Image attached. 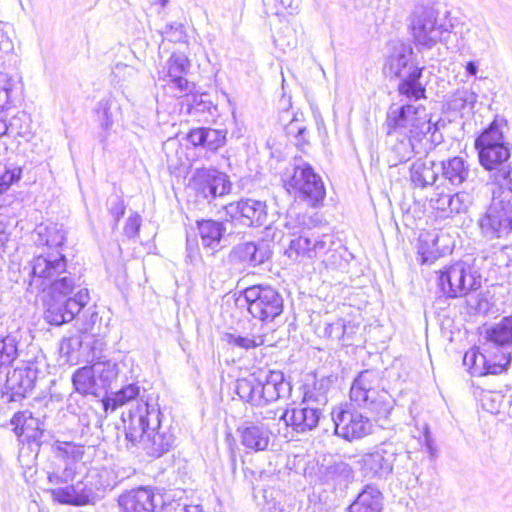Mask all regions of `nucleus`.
Returning <instances> with one entry per match:
<instances>
[{"mask_svg": "<svg viewBox=\"0 0 512 512\" xmlns=\"http://www.w3.org/2000/svg\"><path fill=\"white\" fill-rule=\"evenodd\" d=\"M386 135L389 142L387 163L395 167L409 160L413 154L426 150L424 140L432 130L423 105L403 104L391 106L387 112Z\"/></svg>", "mask_w": 512, "mask_h": 512, "instance_id": "f257e3e1", "label": "nucleus"}, {"mask_svg": "<svg viewBox=\"0 0 512 512\" xmlns=\"http://www.w3.org/2000/svg\"><path fill=\"white\" fill-rule=\"evenodd\" d=\"M127 448L142 444L149 457L160 458L176 446L177 437L163 415L155 398H142V402L127 414H122Z\"/></svg>", "mask_w": 512, "mask_h": 512, "instance_id": "f03ea898", "label": "nucleus"}, {"mask_svg": "<svg viewBox=\"0 0 512 512\" xmlns=\"http://www.w3.org/2000/svg\"><path fill=\"white\" fill-rule=\"evenodd\" d=\"M26 290L38 294L49 289L54 294L74 293L81 286V275L67 265L59 250L43 251L24 266Z\"/></svg>", "mask_w": 512, "mask_h": 512, "instance_id": "7ed1b4c3", "label": "nucleus"}, {"mask_svg": "<svg viewBox=\"0 0 512 512\" xmlns=\"http://www.w3.org/2000/svg\"><path fill=\"white\" fill-rule=\"evenodd\" d=\"M424 66H419L410 44L399 39L387 43L383 72L387 77L398 78L397 91L409 101L426 98V85L422 83Z\"/></svg>", "mask_w": 512, "mask_h": 512, "instance_id": "20e7f679", "label": "nucleus"}, {"mask_svg": "<svg viewBox=\"0 0 512 512\" xmlns=\"http://www.w3.org/2000/svg\"><path fill=\"white\" fill-rule=\"evenodd\" d=\"M479 162L490 171L496 187L512 190V163L510 148L504 140L499 124L492 122L475 140Z\"/></svg>", "mask_w": 512, "mask_h": 512, "instance_id": "39448f33", "label": "nucleus"}, {"mask_svg": "<svg viewBox=\"0 0 512 512\" xmlns=\"http://www.w3.org/2000/svg\"><path fill=\"white\" fill-rule=\"evenodd\" d=\"M349 397L358 407L368 410L377 422H386L393 409L391 396L380 389L376 370L361 371L352 382Z\"/></svg>", "mask_w": 512, "mask_h": 512, "instance_id": "423d86ee", "label": "nucleus"}, {"mask_svg": "<svg viewBox=\"0 0 512 512\" xmlns=\"http://www.w3.org/2000/svg\"><path fill=\"white\" fill-rule=\"evenodd\" d=\"M282 181L290 195L311 207L322 204L326 196V189L321 176L314 171L308 162L301 158H294L286 167L282 175Z\"/></svg>", "mask_w": 512, "mask_h": 512, "instance_id": "0eeeda50", "label": "nucleus"}, {"mask_svg": "<svg viewBox=\"0 0 512 512\" xmlns=\"http://www.w3.org/2000/svg\"><path fill=\"white\" fill-rule=\"evenodd\" d=\"M479 227L488 240L503 238L512 231V190L495 187L491 203L479 219Z\"/></svg>", "mask_w": 512, "mask_h": 512, "instance_id": "6e6552de", "label": "nucleus"}, {"mask_svg": "<svg viewBox=\"0 0 512 512\" xmlns=\"http://www.w3.org/2000/svg\"><path fill=\"white\" fill-rule=\"evenodd\" d=\"M438 287L448 298H459L481 287V274L467 261H457L439 271Z\"/></svg>", "mask_w": 512, "mask_h": 512, "instance_id": "1a4fd4ad", "label": "nucleus"}, {"mask_svg": "<svg viewBox=\"0 0 512 512\" xmlns=\"http://www.w3.org/2000/svg\"><path fill=\"white\" fill-rule=\"evenodd\" d=\"M73 293L54 294L43 299V317L44 320L54 326H61L71 322L84 309L90 300L87 288L76 289Z\"/></svg>", "mask_w": 512, "mask_h": 512, "instance_id": "9d476101", "label": "nucleus"}, {"mask_svg": "<svg viewBox=\"0 0 512 512\" xmlns=\"http://www.w3.org/2000/svg\"><path fill=\"white\" fill-rule=\"evenodd\" d=\"M333 237L329 234L316 235L309 227H303L298 237L291 239L286 253L289 258L298 256L308 258L322 257L326 265L335 266L341 255L332 249Z\"/></svg>", "mask_w": 512, "mask_h": 512, "instance_id": "9b49d317", "label": "nucleus"}, {"mask_svg": "<svg viewBox=\"0 0 512 512\" xmlns=\"http://www.w3.org/2000/svg\"><path fill=\"white\" fill-rule=\"evenodd\" d=\"M249 313L262 322H272L284 308L281 294L269 285H252L241 292Z\"/></svg>", "mask_w": 512, "mask_h": 512, "instance_id": "f8f14e48", "label": "nucleus"}, {"mask_svg": "<svg viewBox=\"0 0 512 512\" xmlns=\"http://www.w3.org/2000/svg\"><path fill=\"white\" fill-rule=\"evenodd\" d=\"M410 28L418 45L431 48L443 39L447 30L437 23V12L427 6L418 5L410 18Z\"/></svg>", "mask_w": 512, "mask_h": 512, "instance_id": "ddd939ff", "label": "nucleus"}, {"mask_svg": "<svg viewBox=\"0 0 512 512\" xmlns=\"http://www.w3.org/2000/svg\"><path fill=\"white\" fill-rule=\"evenodd\" d=\"M191 187L198 198L211 202L230 193L232 184L227 174L216 169H197L191 178Z\"/></svg>", "mask_w": 512, "mask_h": 512, "instance_id": "4468645a", "label": "nucleus"}, {"mask_svg": "<svg viewBox=\"0 0 512 512\" xmlns=\"http://www.w3.org/2000/svg\"><path fill=\"white\" fill-rule=\"evenodd\" d=\"M335 434L345 440L361 439L372 431L368 417L354 409L337 408L331 412Z\"/></svg>", "mask_w": 512, "mask_h": 512, "instance_id": "2eb2a0df", "label": "nucleus"}, {"mask_svg": "<svg viewBox=\"0 0 512 512\" xmlns=\"http://www.w3.org/2000/svg\"><path fill=\"white\" fill-rule=\"evenodd\" d=\"M392 443H382L357 461L361 475L368 480H387L392 474Z\"/></svg>", "mask_w": 512, "mask_h": 512, "instance_id": "dca6fc26", "label": "nucleus"}, {"mask_svg": "<svg viewBox=\"0 0 512 512\" xmlns=\"http://www.w3.org/2000/svg\"><path fill=\"white\" fill-rule=\"evenodd\" d=\"M225 215L230 220H237L248 227H260L267 223L268 212L265 201L242 198L224 207Z\"/></svg>", "mask_w": 512, "mask_h": 512, "instance_id": "f3484780", "label": "nucleus"}, {"mask_svg": "<svg viewBox=\"0 0 512 512\" xmlns=\"http://www.w3.org/2000/svg\"><path fill=\"white\" fill-rule=\"evenodd\" d=\"M325 418L324 409L308 404L303 399L297 407L284 410L280 416V420L287 427H291L294 432L300 434L316 429Z\"/></svg>", "mask_w": 512, "mask_h": 512, "instance_id": "a211bd4d", "label": "nucleus"}, {"mask_svg": "<svg viewBox=\"0 0 512 512\" xmlns=\"http://www.w3.org/2000/svg\"><path fill=\"white\" fill-rule=\"evenodd\" d=\"M38 370L33 365L18 367L7 374L3 397L8 402H17L26 397L34 388Z\"/></svg>", "mask_w": 512, "mask_h": 512, "instance_id": "6ab92c4d", "label": "nucleus"}, {"mask_svg": "<svg viewBox=\"0 0 512 512\" xmlns=\"http://www.w3.org/2000/svg\"><path fill=\"white\" fill-rule=\"evenodd\" d=\"M501 357L503 362L495 363L491 355L480 353L478 348H471L464 354L463 364L473 376L499 375L508 370L512 360L509 355Z\"/></svg>", "mask_w": 512, "mask_h": 512, "instance_id": "aec40b11", "label": "nucleus"}, {"mask_svg": "<svg viewBox=\"0 0 512 512\" xmlns=\"http://www.w3.org/2000/svg\"><path fill=\"white\" fill-rule=\"evenodd\" d=\"M241 444L249 450L258 452L268 448L272 432L261 420L245 419L238 427Z\"/></svg>", "mask_w": 512, "mask_h": 512, "instance_id": "412c9836", "label": "nucleus"}, {"mask_svg": "<svg viewBox=\"0 0 512 512\" xmlns=\"http://www.w3.org/2000/svg\"><path fill=\"white\" fill-rule=\"evenodd\" d=\"M189 68L190 60L187 56L183 52H174L163 68V80L172 83L180 93L191 92L192 88L185 78Z\"/></svg>", "mask_w": 512, "mask_h": 512, "instance_id": "4be33fe9", "label": "nucleus"}, {"mask_svg": "<svg viewBox=\"0 0 512 512\" xmlns=\"http://www.w3.org/2000/svg\"><path fill=\"white\" fill-rule=\"evenodd\" d=\"M155 398L158 402V397L153 394H147L145 389H141L136 383H130L121 387L118 391L112 393L110 396L103 400V407L105 411H114L119 406L129 404L130 408L125 413L127 414L131 409L136 408L142 402V398Z\"/></svg>", "mask_w": 512, "mask_h": 512, "instance_id": "5701e85b", "label": "nucleus"}, {"mask_svg": "<svg viewBox=\"0 0 512 512\" xmlns=\"http://www.w3.org/2000/svg\"><path fill=\"white\" fill-rule=\"evenodd\" d=\"M51 496L54 501L60 504L72 506L93 504L97 499V495L93 489L88 487L84 482H77L74 485L52 489Z\"/></svg>", "mask_w": 512, "mask_h": 512, "instance_id": "b1692460", "label": "nucleus"}, {"mask_svg": "<svg viewBox=\"0 0 512 512\" xmlns=\"http://www.w3.org/2000/svg\"><path fill=\"white\" fill-rule=\"evenodd\" d=\"M258 373L262 384L261 389L264 405L289 395L291 386L290 383L285 380L284 374L281 371L260 369Z\"/></svg>", "mask_w": 512, "mask_h": 512, "instance_id": "393cba45", "label": "nucleus"}, {"mask_svg": "<svg viewBox=\"0 0 512 512\" xmlns=\"http://www.w3.org/2000/svg\"><path fill=\"white\" fill-rule=\"evenodd\" d=\"M68 231L63 224L41 223L32 232V240L37 247H46L47 251L58 250L67 238Z\"/></svg>", "mask_w": 512, "mask_h": 512, "instance_id": "a878e982", "label": "nucleus"}, {"mask_svg": "<svg viewBox=\"0 0 512 512\" xmlns=\"http://www.w3.org/2000/svg\"><path fill=\"white\" fill-rule=\"evenodd\" d=\"M438 162L427 156L417 158L409 167V180L413 188L426 189L439 177Z\"/></svg>", "mask_w": 512, "mask_h": 512, "instance_id": "bb28decb", "label": "nucleus"}, {"mask_svg": "<svg viewBox=\"0 0 512 512\" xmlns=\"http://www.w3.org/2000/svg\"><path fill=\"white\" fill-rule=\"evenodd\" d=\"M271 254L269 244L265 241L240 243L232 251L235 260L251 267L263 264Z\"/></svg>", "mask_w": 512, "mask_h": 512, "instance_id": "cd10ccee", "label": "nucleus"}, {"mask_svg": "<svg viewBox=\"0 0 512 512\" xmlns=\"http://www.w3.org/2000/svg\"><path fill=\"white\" fill-rule=\"evenodd\" d=\"M447 235L436 232L421 233L419 236L418 254L422 264L433 263L443 254L451 251L450 247L444 244Z\"/></svg>", "mask_w": 512, "mask_h": 512, "instance_id": "c85d7f7f", "label": "nucleus"}, {"mask_svg": "<svg viewBox=\"0 0 512 512\" xmlns=\"http://www.w3.org/2000/svg\"><path fill=\"white\" fill-rule=\"evenodd\" d=\"M122 512H156L155 495L147 488H139L119 497Z\"/></svg>", "mask_w": 512, "mask_h": 512, "instance_id": "c756f323", "label": "nucleus"}, {"mask_svg": "<svg viewBox=\"0 0 512 512\" xmlns=\"http://www.w3.org/2000/svg\"><path fill=\"white\" fill-rule=\"evenodd\" d=\"M227 131L210 127L191 129L187 135L188 141L195 147L201 146L210 151H217L226 143Z\"/></svg>", "mask_w": 512, "mask_h": 512, "instance_id": "7c9ffc66", "label": "nucleus"}, {"mask_svg": "<svg viewBox=\"0 0 512 512\" xmlns=\"http://www.w3.org/2000/svg\"><path fill=\"white\" fill-rule=\"evenodd\" d=\"M262 384L258 371L236 380L235 393L239 398L252 406H264Z\"/></svg>", "mask_w": 512, "mask_h": 512, "instance_id": "2f4dec72", "label": "nucleus"}, {"mask_svg": "<svg viewBox=\"0 0 512 512\" xmlns=\"http://www.w3.org/2000/svg\"><path fill=\"white\" fill-rule=\"evenodd\" d=\"M383 494L374 484H367L349 505L348 512H381Z\"/></svg>", "mask_w": 512, "mask_h": 512, "instance_id": "473e14b6", "label": "nucleus"}, {"mask_svg": "<svg viewBox=\"0 0 512 512\" xmlns=\"http://www.w3.org/2000/svg\"><path fill=\"white\" fill-rule=\"evenodd\" d=\"M439 173L453 186H460L468 180L470 175L469 164L459 156L438 162Z\"/></svg>", "mask_w": 512, "mask_h": 512, "instance_id": "72a5a7b5", "label": "nucleus"}, {"mask_svg": "<svg viewBox=\"0 0 512 512\" xmlns=\"http://www.w3.org/2000/svg\"><path fill=\"white\" fill-rule=\"evenodd\" d=\"M486 343L490 348L507 349L512 346V316L504 317L500 322L486 330Z\"/></svg>", "mask_w": 512, "mask_h": 512, "instance_id": "f704fd0d", "label": "nucleus"}, {"mask_svg": "<svg viewBox=\"0 0 512 512\" xmlns=\"http://www.w3.org/2000/svg\"><path fill=\"white\" fill-rule=\"evenodd\" d=\"M336 380L337 377L334 375L315 378L313 384L306 388L303 400L308 404H314L324 409L328 403L327 393Z\"/></svg>", "mask_w": 512, "mask_h": 512, "instance_id": "c9c22d12", "label": "nucleus"}, {"mask_svg": "<svg viewBox=\"0 0 512 512\" xmlns=\"http://www.w3.org/2000/svg\"><path fill=\"white\" fill-rule=\"evenodd\" d=\"M197 227L202 245L206 248L216 250L220 246L221 239L226 231L224 224L209 219L197 221Z\"/></svg>", "mask_w": 512, "mask_h": 512, "instance_id": "e433bc0d", "label": "nucleus"}, {"mask_svg": "<svg viewBox=\"0 0 512 512\" xmlns=\"http://www.w3.org/2000/svg\"><path fill=\"white\" fill-rule=\"evenodd\" d=\"M123 363H116L112 360H98L95 362L96 380L99 392L112 388L114 382L117 381L121 372Z\"/></svg>", "mask_w": 512, "mask_h": 512, "instance_id": "4c0bfd02", "label": "nucleus"}, {"mask_svg": "<svg viewBox=\"0 0 512 512\" xmlns=\"http://www.w3.org/2000/svg\"><path fill=\"white\" fill-rule=\"evenodd\" d=\"M73 385L79 393L99 395L96 380L95 362L91 366H84L77 369L72 376Z\"/></svg>", "mask_w": 512, "mask_h": 512, "instance_id": "58836bf2", "label": "nucleus"}, {"mask_svg": "<svg viewBox=\"0 0 512 512\" xmlns=\"http://www.w3.org/2000/svg\"><path fill=\"white\" fill-rule=\"evenodd\" d=\"M490 31L487 26H474L461 32L463 46L478 51L486 50L490 45Z\"/></svg>", "mask_w": 512, "mask_h": 512, "instance_id": "ea45409f", "label": "nucleus"}, {"mask_svg": "<svg viewBox=\"0 0 512 512\" xmlns=\"http://www.w3.org/2000/svg\"><path fill=\"white\" fill-rule=\"evenodd\" d=\"M19 81L6 73L0 72V108L8 109L19 100Z\"/></svg>", "mask_w": 512, "mask_h": 512, "instance_id": "a19ab883", "label": "nucleus"}, {"mask_svg": "<svg viewBox=\"0 0 512 512\" xmlns=\"http://www.w3.org/2000/svg\"><path fill=\"white\" fill-rule=\"evenodd\" d=\"M19 336L11 333L0 336V370L9 367L19 356Z\"/></svg>", "mask_w": 512, "mask_h": 512, "instance_id": "79ce46f5", "label": "nucleus"}, {"mask_svg": "<svg viewBox=\"0 0 512 512\" xmlns=\"http://www.w3.org/2000/svg\"><path fill=\"white\" fill-rule=\"evenodd\" d=\"M478 100V95L476 92L471 89L462 88L457 89L450 97L448 102L449 108L453 111H472L476 102Z\"/></svg>", "mask_w": 512, "mask_h": 512, "instance_id": "37998d69", "label": "nucleus"}, {"mask_svg": "<svg viewBox=\"0 0 512 512\" xmlns=\"http://www.w3.org/2000/svg\"><path fill=\"white\" fill-rule=\"evenodd\" d=\"M112 105V99L106 98L100 100L95 108L99 124L102 128V132L99 134V138L101 141L107 139L108 135L110 134V130L113 126V116L111 113Z\"/></svg>", "mask_w": 512, "mask_h": 512, "instance_id": "c03bdc74", "label": "nucleus"}, {"mask_svg": "<svg viewBox=\"0 0 512 512\" xmlns=\"http://www.w3.org/2000/svg\"><path fill=\"white\" fill-rule=\"evenodd\" d=\"M223 340L234 348L242 350H250L257 348L264 344L265 339L263 335H240L236 332L226 333Z\"/></svg>", "mask_w": 512, "mask_h": 512, "instance_id": "a18cd8bd", "label": "nucleus"}, {"mask_svg": "<svg viewBox=\"0 0 512 512\" xmlns=\"http://www.w3.org/2000/svg\"><path fill=\"white\" fill-rule=\"evenodd\" d=\"M22 176V168L14 163H0V194L7 191Z\"/></svg>", "mask_w": 512, "mask_h": 512, "instance_id": "49530a36", "label": "nucleus"}, {"mask_svg": "<svg viewBox=\"0 0 512 512\" xmlns=\"http://www.w3.org/2000/svg\"><path fill=\"white\" fill-rule=\"evenodd\" d=\"M392 449L394 451L391 459L392 471L394 467H396L399 474L409 472L414 466V462L411 459V452L404 450L401 446L394 443H392Z\"/></svg>", "mask_w": 512, "mask_h": 512, "instance_id": "de8ad7c7", "label": "nucleus"}, {"mask_svg": "<svg viewBox=\"0 0 512 512\" xmlns=\"http://www.w3.org/2000/svg\"><path fill=\"white\" fill-rule=\"evenodd\" d=\"M76 474L75 462L72 460H64V466L55 468L48 472V480L52 484H66L73 481Z\"/></svg>", "mask_w": 512, "mask_h": 512, "instance_id": "09e8293b", "label": "nucleus"}, {"mask_svg": "<svg viewBox=\"0 0 512 512\" xmlns=\"http://www.w3.org/2000/svg\"><path fill=\"white\" fill-rule=\"evenodd\" d=\"M353 327L347 325L343 319H337L331 323H327L324 328V335L333 340L344 339L348 333H352Z\"/></svg>", "mask_w": 512, "mask_h": 512, "instance_id": "8fccbe9b", "label": "nucleus"}, {"mask_svg": "<svg viewBox=\"0 0 512 512\" xmlns=\"http://www.w3.org/2000/svg\"><path fill=\"white\" fill-rule=\"evenodd\" d=\"M450 194L439 191V187L435 188L434 193L429 198V205L434 210L441 213L442 217H448Z\"/></svg>", "mask_w": 512, "mask_h": 512, "instance_id": "3c124183", "label": "nucleus"}, {"mask_svg": "<svg viewBox=\"0 0 512 512\" xmlns=\"http://www.w3.org/2000/svg\"><path fill=\"white\" fill-rule=\"evenodd\" d=\"M330 474L339 482L349 483L354 479V470L346 462H337L329 467Z\"/></svg>", "mask_w": 512, "mask_h": 512, "instance_id": "603ef678", "label": "nucleus"}, {"mask_svg": "<svg viewBox=\"0 0 512 512\" xmlns=\"http://www.w3.org/2000/svg\"><path fill=\"white\" fill-rule=\"evenodd\" d=\"M161 35L164 36L168 41L174 43H180L184 41L186 33L184 26L179 22L167 23L160 31Z\"/></svg>", "mask_w": 512, "mask_h": 512, "instance_id": "864d4df0", "label": "nucleus"}, {"mask_svg": "<svg viewBox=\"0 0 512 512\" xmlns=\"http://www.w3.org/2000/svg\"><path fill=\"white\" fill-rule=\"evenodd\" d=\"M468 194L466 193H455L450 194L448 217L452 214L464 213L468 209Z\"/></svg>", "mask_w": 512, "mask_h": 512, "instance_id": "5fc2aeb1", "label": "nucleus"}, {"mask_svg": "<svg viewBox=\"0 0 512 512\" xmlns=\"http://www.w3.org/2000/svg\"><path fill=\"white\" fill-rule=\"evenodd\" d=\"M286 135L297 139V144L305 142L306 126L302 124L297 116L285 126Z\"/></svg>", "mask_w": 512, "mask_h": 512, "instance_id": "6e6d98bb", "label": "nucleus"}, {"mask_svg": "<svg viewBox=\"0 0 512 512\" xmlns=\"http://www.w3.org/2000/svg\"><path fill=\"white\" fill-rule=\"evenodd\" d=\"M24 118H26V116L22 114L13 116L9 121L6 120V125L9 128L6 136H23L25 131L22 129L21 123Z\"/></svg>", "mask_w": 512, "mask_h": 512, "instance_id": "4d7b16f0", "label": "nucleus"}, {"mask_svg": "<svg viewBox=\"0 0 512 512\" xmlns=\"http://www.w3.org/2000/svg\"><path fill=\"white\" fill-rule=\"evenodd\" d=\"M141 218L138 214L130 216L125 224L124 232L128 237H135L140 229Z\"/></svg>", "mask_w": 512, "mask_h": 512, "instance_id": "13d9d810", "label": "nucleus"}, {"mask_svg": "<svg viewBox=\"0 0 512 512\" xmlns=\"http://www.w3.org/2000/svg\"><path fill=\"white\" fill-rule=\"evenodd\" d=\"M12 219L0 217V247L4 246L11 233Z\"/></svg>", "mask_w": 512, "mask_h": 512, "instance_id": "bf43d9fd", "label": "nucleus"}, {"mask_svg": "<svg viewBox=\"0 0 512 512\" xmlns=\"http://www.w3.org/2000/svg\"><path fill=\"white\" fill-rule=\"evenodd\" d=\"M109 211L116 222L120 220V218L124 215L125 206L123 201L116 197L110 202Z\"/></svg>", "mask_w": 512, "mask_h": 512, "instance_id": "052dcab7", "label": "nucleus"}, {"mask_svg": "<svg viewBox=\"0 0 512 512\" xmlns=\"http://www.w3.org/2000/svg\"><path fill=\"white\" fill-rule=\"evenodd\" d=\"M57 450L66 456L72 455L73 458L82 454V452L79 449L76 450V446L70 442H60L57 445Z\"/></svg>", "mask_w": 512, "mask_h": 512, "instance_id": "680f3d73", "label": "nucleus"}, {"mask_svg": "<svg viewBox=\"0 0 512 512\" xmlns=\"http://www.w3.org/2000/svg\"><path fill=\"white\" fill-rule=\"evenodd\" d=\"M484 352L486 355H491L492 359L495 363L503 362L502 355H509L511 357V352L507 351V349L502 348H490L489 346H484Z\"/></svg>", "mask_w": 512, "mask_h": 512, "instance_id": "e2e57ef3", "label": "nucleus"}, {"mask_svg": "<svg viewBox=\"0 0 512 512\" xmlns=\"http://www.w3.org/2000/svg\"><path fill=\"white\" fill-rule=\"evenodd\" d=\"M430 133H431V139L427 138V140L423 141V143L425 144L426 150L422 151V153H427V151L432 148V143L438 144L441 141L442 136L440 134H438L436 126L432 125V130Z\"/></svg>", "mask_w": 512, "mask_h": 512, "instance_id": "0e129e2a", "label": "nucleus"}, {"mask_svg": "<svg viewBox=\"0 0 512 512\" xmlns=\"http://www.w3.org/2000/svg\"><path fill=\"white\" fill-rule=\"evenodd\" d=\"M98 313L93 311L89 314V320H87L85 323H84V327H83V330L84 331H89L93 328L94 324L96 323V321L98 320Z\"/></svg>", "mask_w": 512, "mask_h": 512, "instance_id": "69168bd1", "label": "nucleus"}, {"mask_svg": "<svg viewBox=\"0 0 512 512\" xmlns=\"http://www.w3.org/2000/svg\"><path fill=\"white\" fill-rule=\"evenodd\" d=\"M465 70L469 75L475 76L478 71V66L475 62L469 61V62H467L466 66H465Z\"/></svg>", "mask_w": 512, "mask_h": 512, "instance_id": "338daca9", "label": "nucleus"}, {"mask_svg": "<svg viewBox=\"0 0 512 512\" xmlns=\"http://www.w3.org/2000/svg\"><path fill=\"white\" fill-rule=\"evenodd\" d=\"M9 128L6 125V120L0 117V138L7 134Z\"/></svg>", "mask_w": 512, "mask_h": 512, "instance_id": "774afa93", "label": "nucleus"}]
</instances>
